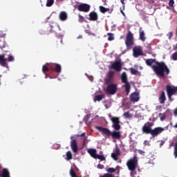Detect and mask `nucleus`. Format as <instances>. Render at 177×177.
<instances>
[{
  "label": "nucleus",
  "mask_w": 177,
  "mask_h": 177,
  "mask_svg": "<svg viewBox=\"0 0 177 177\" xmlns=\"http://www.w3.org/2000/svg\"><path fill=\"white\" fill-rule=\"evenodd\" d=\"M49 66L50 70L52 71H55V73H62V66L59 64H48L47 63Z\"/></svg>",
  "instance_id": "f8f14e48"
},
{
  "label": "nucleus",
  "mask_w": 177,
  "mask_h": 177,
  "mask_svg": "<svg viewBox=\"0 0 177 177\" xmlns=\"http://www.w3.org/2000/svg\"><path fill=\"white\" fill-rule=\"evenodd\" d=\"M159 115H161V113H159Z\"/></svg>",
  "instance_id": "774afa93"
},
{
  "label": "nucleus",
  "mask_w": 177,
  "mask_h": 177,
  "mask_svg": "<svg viewBox=\"0 0 177 177\" xmlns=\"http://www.w3.org/2000/svg\"><path fill=\"white\" fill-rule=\"evenodd\" d=\"M138 153L139 154H145V151H142V150H138Z\"/></svg>",
  "instance_id": "8fccbe9b"
},
{
  "label": "nucleus",
  "mask_w": 177,
  "mask_h": 177,
  "mask_svg": "<svg viewBox=\"0 0 177 177\" xmlns=\"http://www.w3.org/2000/svg\"><path fill=\"white\" fill-rule=\"evenodd\" d=\"M99 177H114V175L110 173H105L102 176H100Z\"/></svg>",
  "instance_id": "4c0bfd02"
},
{
  "label": "nucleus",
  "mask_w": 177,
  "mask_h": 177,
  "mask_svg": "<svg viewBox=\"0 0 177 177\" xmlns=\"http://www.w3.org/2000/svg\"><path fill=\"white\" fill-rule=\"evenodd\" d=\"M155 63L156 65H153L152 69L154 71L155 74H156V75L161 77V78H164L165 75H169V73H170L169 68H168V66L165 64V62H156Z\"/></svg>",
  "instance_id": "f257e3e1"
},
{
  "label": "nucleus",
  "mask_w": 177,
  "mask_h": 177,
  "mask_svg": "<svg viewBox=\"0 0 177 177\" xmlns=\"http://www.w3.org/2000/svg\"><path fill=\"white\" fill-rule=\"evenodd\" d=\"M77 10L79 12H84V13H88L91 10V6L86 3H81L77 6Z\"/></svg>",
  "instance_id": "9b49d317"
},
{
  "label": "nucleus",
  "mask_w": 177,
  "mask_h": 177,
  "mask_svg": "<svg viewBox=\"0 0 177 177\" xmlns=\"http://www.w3.org/2000/svg\"><path fill=\"white\" fill-rule=\"evenodd\" d=\"M59 17L61 21H66V20H67L68 18L67 12H66L65 11H62L59 13Z\"/></svg>",
  "instance_id": "aec40b11"
},
{
  "label": "nucleus",
  "mask_w": 177,
  "mask_h": 177,
  "mask_svg": "<svg viewBox=\"0 0 177 177\" xmlns=\"http://www.w3.org/2000/svg\"><path fill=\"white\" fill-rule=\"evenodd\" d=\"M5 35H6V34L3 35L1 36V38H3V37H5Z\"/></svg>",
  "instance_id": "680f3d73"
},
{
  "label": "nucleus",
  "mask_w": 177,
  "mask_h": 177,
  "mask_svg": "<svg viewBox=\"0 0 177 177\" xmlns=\"http://www.w3.org/2000/svg\"><path fill=\"white\" fill-rule=\"evenodd\" d=\"M53 28H55L53 26L48 25L44 29V34L48 35V34H52V32H56V30H55Z\"/></svg>",
  "instance_id": "6ab92c4d"
},
{
  "label": "nucleus",
  "mask_w": 177,
  "mask_h": 177,
  "mask_svg": "<svg viewBox=\"0 0 177 177\" xmlns=\"http://www.w3.org/2000/svg\"><path fill=\"white\" fill-rule=\"evenodd\" d=\"M154 125V123L151 122H147L142 128V131L143 133H146L147 135L150 134L151 132V127Z\"/></svg>",
  "instance_id": "0eeeda50"
},
{
  "label": "nucleus",
  "mask_w": 177,
  "mask_h": 177,
  "mask_svg": "<svg viewBox=\"0 0 177 177\" xmlns=\"http://www.w3.org/2000/svg\"><path fill=\"white\" fill-rule=\"evenodd\" d=\"M159 103L160 104H164L165 103V100H167V97H165V92L162 91L159 97Z\"/></svg>",
  "instance_id": "412c9836"
},
{
  "label": "nucleus",
  "mask_w": 177,
  "mask_h": 177,
  "mask_svg": "<svg viewBox=\"0 0 177 177\" xmlns=\"http://www.w3.org/2000/svg\"><path fill=\"white\" fill-rule=\"evenodd\" d=\"M124 1H125V0H120V2L122 3V5H123V6H122V8H120V12L122 13V15L123 16H125V13L123 11L125 10V2Z\"/></svg>",
  "instance_id": "bb28decb"
},
{
  "label": "nucleus",
  "mask_w": 177,
  "mask_h": 177,
  "mask_svg": "<svg viewBox=\"0 0 177 177\" xmlns=\"http://www.w3.org/2000/svg\"><path fill=\"white\" fill-rule=\"evenodd\" d=\"M121 80L123 84H124L125 91L127 92V95H129L131 91V84L128 82V76H127V73L123 72L122 73Z\"/></svg>",
  "instance_id": "39448f33"
},
{
  "label": "nucleus",
  "mask_w": 177,
  "mask_h": 177,
  "mask_svg": "<svg viewBox=\"0 0 177 177\" xmlns=\"http://www.w3.org/2000/svg\"><path fill=\"white\" fill-rule=\"evenodd\" d=\"M118 155H117V153H111L112 158H113V160H115L116 161H117V160H118Z\"/></svg>",
  "instance_id": "37998d69"
},
{
  "label": "nucleus",
  "mask_w": 177,
  "mask_h": 177,
  "mask_svg": "<svg viewBox=\"0 0 177 177\" xmlns=\"http://www.w3.org/2000/svg\"><path fill=\"white\" fill-rule=\"evenodd\" d=\"M147 48V49H149L150 50H151V45L148 44V46Z\"/></svg>",
  "instance_id": "3c124183"
},
{
  "label": "nucleus",
  "mask_w": 177,
  "mask_h": 177,
  "mask_svg": "<svg viewBox=\"0 0 177 177\" xmlns=\"http://www.w3.org/2000/svg\"><path fill=\"white\" fill-rule=\"evenodd\" d=\"M106 12H110V9L109 8H106Z\"/></svg>",
  "instance_id": "bf43d9fd"
},
{
  "label": "nucleus",
  "mask_w": 177,
  "mask_h": 177,
  "mask_svg": "<svg viewBox=\"0 0 177 177\" xmlns=\"http://www.w3.org/2000/svg\"><path fill=\"white\" fill-rule=\"evenodd\" d=\"M167 35L169 36V39H171V38H172V37H174V32H169Z\"/></svg>",
  "instance_id": "09e8293b"
},
{
  "label": "nucleus",
  "mask_w": 177,
  "mask_h": 177,
  "mask_svg": "<svg viewBox=\"0 0 177 177\" xmlns=\"http://www.w3.org/2000/svg\"><path fill=\"white\" fill-rule=\"evenodd\" d=\"M108 77L109 78H114V71H109L108 73Z\"/></svg>",
  "instance_id": "58836bf2"
},
{
  "label": "nucleus",
  "mask_w": 177,
  "mask_h": 177,
  "mask_svg": "<svg viewBox=\"0 0 177 177\" xmlns=\"http://www.w3.org/2000/svg\"><path fill=\"white\" fill-rule=\"evenodd\" d=\"M55 28H59V30H60V26L59 25L55 26Z\"/></svg>",
  "instance_id": "13d9d810"
},
{
  "label": "nucleus",
  "mask_w": 177,
  "mask_h": 177,
  "mask_svg": "<svg viewBox=\"0 0 177 177\" xmlns=\"http://www.w3.org/2000/svg\"><path fill=\"white\" fill-rule=\"evenodd\" d=\"M174 128H177V122H176V124L174 126Z\"/></svg>",
  "instance_id": "052dcab7"
},
{
  "label": "nucleus",
  "mask_w": 177,
  "mask_h": 177,
  "mask_svg": "<svg viewBox=\"0 0 177 177\" xmlns=\"http://www.w3.org/2000/svg\"><path fill=\"white\" fill-rule=\"evenodd\" d=\"M122 67V64L120 62L116 61L111 65V69L115 70V71L120 72Z\"/></svg>",
  "instance_id": "dca6fc26"
},
{
  "label": "nucleus",
  "mask_w": 177,
  "mask_h": 177,
  "mask_svg": "<svg viewBox=\"0 0 177 177\" xmlns=\"http://www.w3.org/2000/svg\"><path fill=\"white\" fill-rule=\"evenodd\" d=\"M3 48H6V41L5 40H0V49H3Z\"/></svg>",
  "instance_id": "7c9ffc66"
},
{
  "label": "nucleus",
  "mask_w": 177,
  "mask_h": 177,
  "mask_svg": "<svg viewBox=\"0 0 177 177\" xmlns=\"http://www.w3.org/2000/svg\"><path fill=\"white\" fill-rule=\"evenodd\" d=\"M162 132H164V128L162 127H156L153 129H152L151 130V133H149L152 138H156V136H158V135H160V133H161Z\"/></svg>",
  "instance_id": "4468645a"
},
{
  "label": "nucleus",
  "mask_w": 177,
  "mask_h": 177,
  "mask_svg": "<svg viewBox=\"0 0 177 177\" xmlns=\"http://www.w3.org/2000/svg\"><path fill=\"white\" fill-rule=\"evenodd\" d=\"M139 38L140 41H142V42H145V41H146V36L145 35V31L142 30V28L139 30Z\"/></svg>",
  "instance_id": "4be33fe9"
},
{
  "label": "nucleus",
  "mask_w": 177,
  "mask_h": 177,
  "mask_svg": "<svg viewBox=\"0 0 177 177\" xmlns=\"http://www.w3.org/2000/svg\"><path fill=\"white\" fill-rule=\"evenodd\" d=\"M75 136V138H80V136H81V135L75 134V136Z\"/></svg>",
  "instance_id": "864d4df0"
},
{
  "label": "nucleus",
  "mask_w": 177,
  "mask_h": 177,
  "mask_svg": "<svg viewBox=\"0 0 177 177\" xmlns=\"http://www.w3.org/2000/svg\"><path fill=\"white\" fill-rule=\"evenodd\" d=\"M173 142H175L174 154L175 156V158H177V136L173 138Z\"/></svg>",
  "instance_id": "5701e85b"
},
{
  "label": "nucleus",
  "mask_w": 177,
  "mask_h": 177,
  "mask_svg": "<svg viewBox=\"0 0 177 177\" xmlns=\"http://www.w3.org/2000/svg\"><path fill=\"white\" fill-rule=\"evenodd\" d=\"M80 136H81V137L85 136V133H82V134H80Z\"/></svg>",
  "instance_id": "6e6d98bb"
},
{
  "label": "nucleus",
  "mask_w": 177,
  "mask_h": 177,
  "mask_svg": "<svg viewBox=\"0 0 177 177\" xmlns=\"http://www.w3.org/2000/svg\"><path fill=\"white\" fill-rule=\"evenodd\" d=\"M117 86L116 84H110L107 86L105 92L108 95H115L117 93Z\"/></svg>",
  "instance_id": "423d86ee"
},
{
  "label": "nucleus",
  "mask_w": 177,
  "mask_h": 177,
  "mask_svg": "<svg viewBox=\"0 0 177 177\" xmlns=\"http://www.w3.org/2000/svg\"><path fill=\"white\" fill-rule=\"evenodd\" d=\"M88 153L93 158H96V156L97 155V153H96V149H90L88 150Z\"/></svg>",
  "instance_id": "b1692460"
},
{
  "label": "nucleus",
  "mask_w": 177,
  "mask_h": 177,
  "mask_svg": "<svg viewBox=\"0 0 177 177\" xmlns=\"http://www.w3.org/2000/svg\"><path fill=\"white\" fill-rule=\"evenodd\" d=\"M104 99V95H97L94 97V102H100Z\"/></svg>",
  "instance_id": "a878e982"
},
{
  "label": "nucleus",
  "mask_w": 177,
  "mask_h": 177,
  "mask_svg": "<svg viewBox=\"0 0 177 177\" xmlns=\"http://www.w3.org/2000/svg\"><path fill=\"white\" fill-rule=\"evenodd\" d=\"M1 177H10V174H9V171L8 170V169H3L2 170V173L0 174Z\"/></svg>",
  "instance_id": "393cba45"
},
{
  "label": "nucleus",
  "mask_w": 177,
  "mask_h": 177,
  "mask_svg": "<svg viewBox=\"0 0 177 177\" xmlns=\"http://www.w3.org/2000/svg\"><path fill=\"white\" fill-rule=\"evenodd\" d=\"M49 70H50V68L49 67V65H48V67L46 65L43 66L42 71H43L44 74H45V73L49 71Z\"/></svg>",
  "instance_id": "473e14b6"
},
{
  "label": "nucleus",
  "mask_w": 177,
  "mask_h": 177,
  "mask_svg": "<svg viewBox=\"0 0 177 177\" xmlns=\"http://www.w3.org/2000/svg\"><path fill=\"white\" fill-rule=\"evenodd\" d=\"M130 71H131V74H132L133 75H136V74H138V73H139V71H138V70H136L133 68H131Z\"/></svg>",
  "instance_id": "c9c22d12"
},
{
  "label": "nucleus",
  "mask_w": 177,
  "mask_h": 177,
  "mask_svg": "<svg viewBox=\"0 0 177 177\" xmlns=\"http://www.w3.org/2000/svg\"><path fill=\"white\" fill-rule=\"evenodd\" d=\"M123 115L125 117V118H131L132 115L129 113V112H125Z\"/></svg>",
  "instance_id": "a19ab883"
},
{
  "label": "nucleus",
  "mask_w": 177,
  "mask_h": 177,
  "mask_svg": "<svg viewBox=\"0 0 177 177\" xmlns=\"http://www.w3.org/2000/svg\"><path fill=\"white\" fill-rule=\"evenodd\" d=\"M107 174H115L116 175H120V171H121V167L117 166L115 168L114 167H109L106 170Z\"/></svg>",
  "instance_id": "2eb2a0df"
},
{
  "label": "nucleus",
  "mask_w": 177,
  "mask_h": 177,
  "mask_svg": "<svg viewBox=\"0 0 177 177\" xmlns=\"http://www.w3.org/2000/svg\"><path fill=\"white\" fill-rule=\"evenodd\" d=\"M115 154H117V156H120V148H118V147H116V148H115Z\"/></svg>",
  "instance_id": "49530a36"
},
{
  "label": "nucleus",
  "mask_w": 177,
  "mask_h": 177,
  "mask_svg": "<svg viewBox=\"0 0 177 177\" xmlns=\"http://www.w3.org/2000/svg\"><path fill=\"white\" fill-rule=\"evenodd\" d=\"M171 59H172V60H174V62H176V60H177V51L171 55Z\"/></svg>",
  "instance_id": "e433bc0d"
},
{
  "label": "nucleus",
  "mask_w": 177,
  "mask_h": 177,
  "mask_svg": "<svg viewBox=\"0 0 177 177\" xmlns=\"http://www.w3.org/2000/svg\"><path fill=\"white\" fill-rule=\"evenodd\" d=\"M8 58H6V54L0 55V66L2 67H6L8 68V62H15V57L13 55L8 54Z\"/></svg>",
  "instance_id": "7ed1b4c3"
},
{
  "label": "nucleus",
  "mask_w": 177,
  "mask_h": 177,
  "mask_svg": "<svg viewBox=\"0 0 177 177\" xmlns=\"http://www.w3.org/2000/svg\"><path fill=\"white\" fill-rule=\"evenodd\" d=\"M74 168H75V169H77V171H80V169H78V167H77V166H75V165H73Z\"/></svg>",
  "instance_id": "5fc2aeb1"
},
{
  "label": "nucleus",
  "mask_w": 177,
  "mask_h": 177,
  "mask_svg": "<svg viewBox=\"0 0 177 177\" xmlns=\"http://www.w3.org/2000/svg\"><path fill=\"white\" fill-rule=\"evenodd\" d=\"M127 165L129 171L133 172V171L136 169V167L138 165V160L135 159H130L127 161Z\"/></svg>",
  "instance_id": "1a4fd4ad"
},
{
  "label": "nucleus",
  "mask_w": 177,
  "mask_h": 177,
  "mask_svg": "<svg viewBox=\"0 0 177 177\" xmlns=\"http://www.w3.org/2000/svg\"><path fill=\"white\" fill-rule=\"evenodd\" d=\"M95 129H97L99 132H102L104 135H106V136H112L113 139H120L121 138V133L117 131V130L111 132L110 129L99 126H96Z\"/></svg>",
  "instance_id": "f03ea898"
},
{
  "label": "nucleus",
  "mask_w": 177,
  "mask_h": 177,
  "mask_svg": "<svg viewBox=\"0 0 177 177\" xmlns=\"http://www.w3.org/2000/svg\"><path fill=\"white\" fill-rule=\"evenodd\" d=\"M79 23H84V17H82L81 15H79Z\"/></svg>",
  "instance_id": "a18cd8bd"
},
{
  "label": "nucleus",
  "mask_w": 177,
  "mask_h": 177,
  "mask_svg": "<svg viewBox=\"0 0 177 177\" xmlns=\"http://www.w3.org/2000/svg\"><path fill=\"white\" fill-rule=\"evenodd\" d=\"M153 63H156L155 59H148L146 60L147 66H151V64H153Z\"/></svg>",
  "instance_id": "c756f323"
},
{
  "label": "nucleus",
  "mask_w": 177,
  "mask_h": 177,
  "mask_svg": "<svg viewBox=\"0 0 177 177\" xmlns=\"http://www.w3.org/2000/svg\"><path fill=\"white\" fill-rule=\"evenodd\" d=\"M165 120V116L160 117V121H164Z\"/></svg>",
  "instance_id": "603ef678"
},
{
  "label": "nucleus",
  "mask_w": 177,
  "mask_h": 177,
  "mask_svg": "<svg viewBox=\"0 0 177 177\" xmlns=\"http://www.w3.org/2000/svg\"><path fill=\"white\" fill-rule=\"evenodd\" d=\"M86 141V138H84V143Z\"/></svg>",
  "instance_id": "e2e57ef3"
},
{
  "label": "nucleus",
  "mask_w": 177,
  "mask_h": 177,
  "mask_svg": "<svg viewBox=\"0 0 177 177\" xmlns=\"http://www.w3.org/2000/svg\"><path fill=\"white\" fill-rule=\"evenodd\" d=\"M70 175L71 177H81L80 176L77 175V174L75 173V171H74L73 168L70 169Z\"/></svg>",
  "instance_id": "2f4dec72"
},
{
  "label": "nucleus",
  "mask_w": 177,
  "mask_h": 177,
  "mask_svg": "<svg viewBox=\"0 0 177 177\" xmlns=\"http://www.w3.org/2000/svg\"><path fill=\"white\" fill-rule=\"evenodd\" d=\"M54 2H55L54 0H47L46 6H47L48 8H50V6H52V5H53Z\"/></svg>",
  "instance_id": "72a5a7b5"
},
{
  "label": "nucleus",
  "mask_w": 177,
  "mask_h": 177,
  "mask_svg": "<svg viewBox=\"0 0 177 177\" xmlns=\"http://www.w3.org/2000/svg\"><path fill=\"white\" fill-rule=\"evenodd\" d=\"M95 160H100V161H106V157H104V156L102 155H98L97 154Z\"/></svg>",
  "instance_id": "c85d7f7f"
},
{
  "label": "nucleus",
  "mask_w": 177,
  "mask_h": 177,
  "mask_svg": "<svg viewBox=\"0 0 177 177\" xmlns=\"http://www.w3.org/2000/svg\"><path fill=\"white\" fill-rule=\"evenodd\" d=\"M97 19H99L97 12L92 11L89 13L88 20H90V21H96Z\"/></svg>",
  "instance_id": "f3484780"
},
{
  "label": "nucleus",
  "mask_w": 177,
  "mask_h": 177,
  "mask_svg": "<svg viewBox=\"0 0 177 177\" xmlns=\"http://www.w3.org/2000/svg\"><path fill=\"white\" fill-rule=\"evenodd\" d=\"M97 167L98 169H103V168H104V165H101V164H98L97 165Z\"/></svg>",
  "instance_id": "de8ad7c7"
},
{
  "label": "nucleus",
  "mask_w": 177,
  "mask_h": 177,
  "mask_svg": "<svg viewBox=\"0 0 177 177\" xmlns=\"http://www.w3.org/2000/svg\"><path fill=\"white\" fill-rule=\"evenodd\" d=\"M108 37V41H114V34L113 33H107Z\"/></svg>",
  "instance_id": "f704fd0d"
},
{
  "label": "nucleus",
  "mask_w": 177,
  "mask_h": 177,
  "mask_svg": "<svg viewBox=\"0 0 177 177\" xmlns=\"http://www.w3.org/2000/svg\"><path fill=\"white\" fill-rule=\"evenodd\" d=\"M133 34L131 30H129L127 35L126 36L125 45L127 46V49H131L133 45H135V42L133 41Z\"/></svg>",
  "instance_id": "20e7f679"
},
{
  "label": "nucleus",
  "mask_w": 177,
  "mask_h": 177,
  "mask_svg": "<svg viewBox=\"0 0 177 177\" xmlns=\"http://www.w3.org/2000/svg\"><path fill=\"white\" fill-rule=\"evenodd\" d=\"M100 11L101 13H106V8H104L103 6H100Z\"/></svg>",
  "instance_id": "79ce46f5"
},
{
  "label": "nucleus",
  "mask_w": 177,
  "mask_h": 177,
  "mask_svg": "<svg viewBox=\"0 0 177 177\" xmlns=\"http://www.w3.org/2000/svg\"><path fill=\"white\" fill-rule=\"evenodd\" d=\"M175 4V1L174 0H169V6L171 8H174V5Z\"/></svg>",
  "instance_id": "c03bdc74"
},
{
  "label": "nucleus",
  "mask_w": 177,
  "mask_h": 177,
  "mask_svg": "<svg viewBox=\"0 0 177 177\" xmlns=\"http://www.w3.org/2000/svg\"><path fill=\"white\" fill-rule=\"evenodd\" d=\"M133 55L134 57H139L143 55V50H142V46H136L133 49Z\"/></svg>",
  "instance_id": "ddd939ff"
},
{
  "label": "nucleus",
  "mask_w": 177,
  "mask_h": 177,
  "mask_svg": "<svg viewBox=\"0 0 177 177\" xmlns=\"http://www.w3.org/2000/svg\"><path fill=\"white\" fill-rule=\"evenodd\" d=\"M78 38H82V35H80Z\"/></svg>",
  "instance_id": "0e129e2a"
},
{
  "label": "nucleus",
  "mask_w": 177,
  "mask_h": 177,
  "mask_svg": "<svg viewBox=\"0 0 177 177\" xmlns=\"http://www.w3.org/2000/svg\"><path fill=\"white\" fill-rule=\"evenodd\" d=\"M113 27H115V25H113Z\"/></svg>",
  "instance_id": "338daca9"
},
{
  "label": "nucleus",
  "mask_w": 177,
  "mask_h": 177,
  "mask_svg": "<svg viewBox=\"0 0 177 177\" xmlns=\"http://www.w3.org/2000/svg\"><path fill=\"white\" fill-rule=\"evenodd\" d=\"M111 121L113 122L112 128L115 129V131H120L121 129V125H120V118L118 117H112L111 118Z\"/></svg>",
  "instance_id": "6e6552de"
},
{
  "label": "nucleus",
  "mask_w": 177,
  "mask_h": 177,
  "mask_svg": "<svg viewBox=\"0 0 177 177\" xmlns=\"http://www.w3.org/2000/svg\"><path fill=\"white\" fill-rule=\"evenodd\" d=\"M71 148L73 153H77L78 151V145L77 144V138L75 136H71Z\"/></svg>",
  "instance_id": "9d476101"
},
{
  "label": "nucleus",
  "mask_w": 177,
  "mask_h": 177,
  "mask_svg": "<svg viewBox=\"0 0 177 177\" xmlns=\"http://www.w3.org/2000/svg\"><path fill=\"white\" fill-rule=\"evenodd\" d=\"M86 32H87V33H88V30H86Z\"/></svg>",
  "instance_id": "69168bd1"
},
{
  "label": "nucleus",
  "mask_w": 177,
  "mask_h": 177,
  "mask_svg": "<svg viewBox=\"0 0 177 177\" xmlns=\"http://www.w3.org/2000/svg\"><path fill=\"white\" fill-rule=\"evenodd\" d=\"M140 97H139V93L134 92L130 95L131 102L133 103H136V102H139Z\"/></svg>",
  "instance_id": "a211bd4d"
},
{
  "label": "nucleus",
  "mask_w": 177,
  "mask_h": 177,
  "mask_svg": "<svg viewBox=\"0 0 177 177\" xmlns=\"http://www.w3.org/2000/svg\"><path fill=\"white\" fill-rule=\"evenodd\" d=\"M113 81H114L113 78L108 77V78L105 79L106 84H111V82H113Z\"/></svg>",
  "instance_id": "ea45409f"
},
{
  "label": "nucleus",
  "mask_w": 177,
  "mask_h": 177,
  "mask_svg": "<svg viewBox=\"0 0 177 177\" xmlns=\"http://www.w3.org/2000/svg\"><path fill=\"white\" fill-rule=\"evenodd\" d=\"M164 143H165V142L162 140L161 143H160V146H162V145H164Z\"/></svg>",
  "instance_id": "4d7b16f0"
},
{
  "label": "nucleus",
  "mask_w": 177,
  "mask_h": 177,
  "mask_svg": "<svg viewBox=\"0 0 177 177\" xmlns=\"http://www.w3.org/2000/svg\"><path fill=\"white\" fill-rule=\"evenodd\" d=\"M66 160L67 161H70V160H73V153H71V151L66 152Z\"/></svg>",
  "instance_id": "cd10ccee"
}]
</instances>
